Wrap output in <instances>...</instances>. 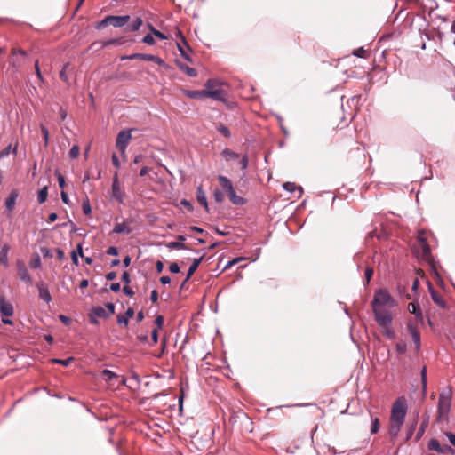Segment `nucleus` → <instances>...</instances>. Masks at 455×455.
Here are the masks:
<instances>
[{"mask_svg":"<svg viewBox=\"0 0 455 455\" xmlns=\"http://www.w3.org/2000/svg\"><path fill=\"white\" fill-rule=\"evenodd\" d=\"M376 323L378 325L382 328L383 334L388 339H395L396 335L392 328L393 323V316L392 314H386L385 315H376L374 317Z\"/></svg>","mask_w":455,"mask_h":455,"instance_id":"7ed1b4c3","label":"nucleus"},{"mask_svg":"<svg viewBox=\"0 0 455 455\" xmlns=\"http://www.w3.org/2000/svg\"><path fill=\"white\" fill-rule=\"evenodd\" d=\"M407 412V403L404 397H399L395 400L391 410L390 421H395L400 424L404 423Z\"/></svg>","mask_w":455,"mask_h":455,"instance_id":"f03ea898","label":"nucleus"},{"mask_svg":"<svg viewBox=\"0 0 455 455\" xmlns=\"http://www.w3.org/2000/svg\"><path fill=\"white\" fill-rule=\"evenodd\" d=\"M417 425H418V416L413 419V421L408 425V429H407V434H406V441L410 440L415 430H416V427H417Z\"/></svg>","mask_w":455,"mask_h":455,"instance_id":"f704fd0d","label":"nucleus"},{"mask_svg":"<svg viewBox=\"0 0 455 455\" xmlns=\"http://www.w3.org/2000/svg\"><path fill=\"white\" fill-rule=\"evenodd\" d=\"M218 180L220 181L221 188L224 190H226L227 192L233 188L232 182L228 177L223 176V175H219Z\"/></svg>","mask_w":455,"mask_h":455,"instance_id":"cd10ccee","label":"nucleus"},{"mask_svg":"<svg viewBox=\"0 0 455 455\" xmlns=\"http://www.w3.org/2000/svg\"><path fill=\"white\" fill-rule=\"evenodd\" d=\"M134 315V310L132 307H128L125 311L124 315H117V323L120 325L127 326L129 323V319Z\"/></svg>","mask_w":455,"mask_h":455,"instance_id":"aec40b11","label":"nucleus"},{"mask_svg":"<svg viewBox=\"0 0 455 455\" xmlns=\"http://www.w3.org/2000/svg\"><path fill=\"white\" fill-rule=\"evenodd\" d=\"M132 139L130 130L121 131L116 137V147L123 154H125L126 148Z\"/></svg>","mask_w":455,"mask_h":455,"instance_id":"423d86ee","label":"nucleus"},{"mask_svg":"<svg viewBox=\"0 0 455 455\" xmlns=\"http://www.w3.org/2000/svg\"><path fill=\"white\" fill-rule=\"evenodd\" d=\"M213 198L217 203H222L224 200V194L220 189L216 188L213 192Z\"/></svg>","mask_w":455,"mask_h":455,"instance_id":"5fc2aeb1","label":"nucleus"},{"mask_svg":"<svg viewBox=\"0 0 455 455\" xmlns=\"http://www.w3.org/2000/svg\"><path fill=\"white\" fill-rule=\"evenodd\" d=\"M10 251V246L5 243L4 244L0 249V264L4 265V267H8V254Z\"/></svg>","mask_w":455,"mask_h":455,"instance_id":"5701e85b","label":"nucleus"},{"mask_svg":"<svg viewBox=\"0 0 455 455\" xmlns=\"http://www.w3.org/2000/svg\"><path fill=\"white\" fill-rule=\"evenodd\" d=\"M124 198V193L120 188L117 172H115L111 186V199L116 200L120 204H123Z\"/></svg>","mask_w":455,"mask_h":455,"instance_id":"0eeeda50","label":"nucleus"},{"mask_svg":"<svg viewBox=\"0 0 455 455\" xmlns=\"http://www.w3.org/2000/svg\"><path fill=\"white\" fill-rule=\"evenodd\" d=\"M169 270L172 274H178L180 271V267L177 262H172L169 266Z\"/></svg>","mask_w":455,"mask_h":455,"instance_id":"680f3d73","label":"nucleus"},{"mask_svg":"<svg viewBox=\"0 0 455 455\" xmlns=\"http://www.w3.org/2000/svg\"><path fill=\"white\" fill-rule=\"evenodd\" d=\"M438 400H450L451 401V389L448 388L443 390L440 395Z\"/></svg>","mask_w":455,"mask_h":455,"instance_id":"864d4df0","label":"nucleus"},{"mask_svg":"<svg viewBox=\"0 0 455 455\" xmlns=\"http://www.w3.org/2000/svg\"><path fill=\"white\" fill-rule=\"evenodd\" d=\"M353 54L358 58H364L366 55V51L363 47H360L353 52Z\"/></svg>","mask_w":455,"mask_h":455,"instance_id":"e2e57ef3","label":"nucleus"},{"mask_svg":"<svg viewBox=\"0 0 455 455\" xmlns=\"http://www.w3.org/2000/svg\"><path fill=\"white\" fill-rule=\"evenodd\" d=\"M451 401L450 400H438L437 412L439 418L448 415L451 410Z\"/></svg>","mask_w":455,"mask_h":455,"instance_id":"dca6fc26","label":"nucleus"},{"mask_svg":"<svg viewBox=\"0 0 455 455\" xmlns=\"http://www.w3.org/2000/svg\"><path fill=\"white\" fill-rule=\"evenodd\" d=\"M178 66L179 68L186 73L188 76L196 77L197 76V71L195 68L188 67L185 63L179 62Z\"/></svg>","mask_w":455,"mask_h":455,"instance_id":"c85d7f7f","label":"nucleus"},{"mask_svg":"<svg viewBox=\"0 0 455 455\" xmlns=\"http://www.w3.org/2000/svg\"><path fill=\"white\" fill-rule=\"evenodd\" d=\"M179 35L180 36L181 41L183 44H180V43L177 44L178 49L180 52V55L182 58H184L188 61H192L190 55L188 54V52H191V48L187 43L185 37L182 36L181 32L179 31Z\"/></svg>","mask_w":455,"mask_h":455,"instance_id":"9b49d317","label":"nucleus"},{"mask_svg":"<svg viewBox=\"0 0 455 455\" xmlns=\"http://www.w3.org/2000/svg\"><path fill=\"white\" fill-rule=\"evenodd\" d=\"M80 148L77 145L72 146V148L69 150V156L70 158L74 159L76 158L79 156Z\"/></svg>","mask_w":455,"mask_h":455,"instance_id":"6e6d98bb","label":"nucleus"},{"mask_svg":"<svg viewBox=\"0 0 455 455\" xmlns=\"http://www.w3.org/2000/svg\"><path fill=\"white\" fill-rule=\"evenodd\" d=\"M428 290H429V293L431 295V298L433 299V301L437 304L439 307H441L442 308H445L446 307V302L445 300L442 298V296L435 290V288L433 287V285L428 283Z\"/></svg>","mask_w":455,"mask_h":455,"instance_id":"f3484780","label":"nucleus"},{"mask_svg":"<svg viewBox=\"0 0 455 455\" xmlns=\"http://www.w3.org/2000/svg\"><path fill=\"white\" fill-rule=\"evenodd\" d=\"M59 319L66 326L70 325L72 322L71 318L65 315H60Z\"/></svg>","mask_w":455,"mask_h":455,"instance_id":"0e129e2a","label":"nucleus"},{"mask_svg":"<svg viewBox=\"0 0 455 455\" xmlns=\"http://www.w3.org/2000/svg\"><path fill=\"white\" fill-rule=\"evenodd\" d=\"M68 64H65L62 68V69L60 71V78L64 81V82H68V75L66 73V68H68Z\"/></svg>","mask_w":455,"mask_h":455,"instance_id":"052dcab7","label":"nucleus"},{"mask_svg":"<svg viewBox=\"0 0 455 455\" xmlns=\"http://www.w3.org/2000/svg\"><path fill=\"white\" fill-rule=\"evenodd\" d=\"M82 209H83L84 214H85V215H89L92 212V207H91L88 198L84 200V202L82 204Z\"/></svg>","mask_w":455,"mask_h":455,"instance_id":"3c124183","label":"nucleus"},{"mask_svg":"<svg viewBox=\"0 0 455 455\" xmlns=\"http://www.w3.org/2000/svg\"><path fill=\"white\" fill-rule=\"evenodd\" d=\"M142 24H143L142 19L140 17H137L134 20H132V22L131 24H128L125 27L124 30L131 31V32L137 31L140 29V28L142 26Z\"/></svg>","mask_w":455,"mask_h":455,"instance_id":"393cba45","label":"nucleus"},{"mask_svg":"<svg viewBox=\"0 0 455 455\" xmlns=\"http://www.w3.org/2000/svg\"><path fill=\"white\" fill-rule=\"evenodd\" d=\"M36 288L38 290L39 299L46 303H50L52 299L47 286L43 282H38L36 283Z\"/></svg>","mask_w":455,"mask_h":455,"instance_id":"ddd939ff","label":"nucleus"},{"mask_svg":"<svg viewBox=\"0 0 455 455\" xmlns=\"http://www.w3.org/2000/svg\"><path fill=\"white\" fill-rule=\"evenodd\" d=\"M222 92H223V91L220 89L207 90V91H205V96L212 98L217 100L223 101L224 99L221 97Z\"/></svg>","mask_w":455,"mask_h":455,"instance_id":"2f4dec72","label":"nucleus"},{"mask_svg":"<svg viewBox=\"0 0 455 455\" xmlns=\"http://www.w3.org/2000/svg\"><path fill=\"white\" fill-rule=\"evenodd\" d=\"M101 376H102L103 379L107 382H110L114 379L118 378V375L116 373H115L114 371L108 370V369H105L101 371Z\"/></svg>","mask_w":455,"mask_h":455,"instance_id":"72a5a7b5","label":"nucleus"},{"mask_svg":"<svg viewBox=\"0 0 455 455\" xmlns=\"http://www.w3.org/2000/svg\"><path fill=\"white\" fill-rule=\"evenodd\" d=\"M395 349H396V352L400 355H403L406 352L407 350V345L405 342L403 341H399L396 343L395 345Z\"/></svg>","mask_w":455,"mask_h":455,"instance_id":"8fccbe9b","label":"nucleus"},{"mask_svg":"<svg viewBox=\"0 0 455 455\" xmlns=\"http://www.w3.org/2000/svg\"><path fill=\"white\" fill-rule=\"evenodd\" d=\"M110 25V16H106L103 20H101L98 24L96 25V29H102L106 28L107 26Z\"/></svg>","mask_w":455,"mask_h":455,"instance_id":"de8ad7c7","label":"nucleus"},{"mask_svg":"<svg viewBox=\"0 0 455 455\" xmlns=\"http://www.w3.org/2000/svg\"><path fill=\"white\" fill-rule=\"evenodd\" d=\"M142 42L144 44H149V45H153L155 44L156 41H155V38L153 37V34H147L143 38H142Z\"/></svg>","mask_w":455,"mask_h":455,"instance_id":"4d7b16f0","label":"nucleus"},{"mask_svg":"<svg viewBox=\"0 0 455 455\" xmlns=\"http://www.w3.org/2000/svg\"><path fill=\"white\" fill-rule=\"evenodd\" d=\"M218 131L225 137V138H230L231 137V132L229 131V129L224 125V124H220L219 127H218Z\"/></svg>","mask_w":455,"mask_h":455,"instance_id":"603ef678","label":"nucleus"},{"mask_svg":"<svg viewBox=\"0 0 455 455\" xmlns=\"http://www.w3.org/2000/svg\"><path fill=\"white\" fill-rule=\"evenodd\" d=\"M187 95L193 99H200L205 96V91H187Z\"/></svg>","mask_w":455,"mask_h":455,"instance_id":"37998d69","label":"nucleus"},{"mask_svg":"<svg viewBox=\"0 0 455 455\" xmlns=\"http://www.w3.org/2000/svg\"><path fill=\"white\" fill-rule=\"evenodd\" d=\"M248 157L246 155L243 156L242 158L239 159L238 164L240 165L242 170H245L248 166Z\"/></svg>","mask_w":455,"mask_h":455,"instance_id":"13d9d810","label":"nucleus"},{"mask_svg":"<svg viewBox=\"0 0 455 455\" xmlns=\"http://www.w3.org/2000/svg\"><path fill=\"white\" fill-rule=\"evenodd\" d=\"M283 188L288 192H295V191H298V197H300L304 192L302 187L300 186H297L294 182H284L283 184Z\"/></svg>","mask_w":455,"mask_h":455,"instance_id":"4be33fe9","label":"nucleus"},{"mask_svg":"<svg viewBox=\"0 0 455 455\" xmlns=\"http://www.w3.org/2000/svg\"><path fill=\"white\" fill-rule=\"evenodd\" d=\"M121 44V39H118V38H111V39H108L105 42L102 43V45L104 47H107V46H109V45H113V44Z\"/></svg>","mask_w":455,"mask_h":455,"instance_id":"bf43d9fd","label":"nucleus"},{"mask_svg":"<svg viewBox=\"0 0 455 455\" xmlns=\"http://www.w3.org/2000/svg\"><path fill=\"white\" fill-rule=\"evenodd\" d=\"M227 194L233 204L243 205L246 203V200L243 197L236 195V192L234 189V188L228 191Z\"/></svg>","mask_w":455,"mask_h":455,"instance_id":"412c9836","label":"nucleus"},{"mask_svg":"<svg viewBox=\"0 0 455 455\" xmlns=\"http://www.w3.org/2000/svg\"><path fill=\"white\" fill-rule=\"evenodd\" d=\"M148 61H153V62H155L156 64H157L160 67H164V68L167 67V65L164 61V60L161 59L160 57L156 56V55L149 54V60Z\"/></svg>","mask_w":455,"mask_h":455,"instance_id":"c03bdc74","label":"nucleus"},{"mask_svg":"<svg viewBox=\"0 0 455 455\" xmlns=\"http://www.w3.org/2000/svg\"><path fill=\"white\" fill-rule=\"evenodd\" d=\"M13 306L11 302L6 300L4 297H0V313L3 316L2 323L4 324L12 325L13 322L9 318L13 315Z\"/></svg>","mask_w":455,"mask_h":455,"instance_id":"20e7f679","label":"nucleus"},{"mask_svg":"<svg viewBox=\"0 0 455 455\" xmlns=\"http://www.w3.org/2000/svg\"><path fill=\"white\" fill-rule=\"evenodd\" d=\"M403 424H400L395 421H390V427H389V435L392 438H395L398 435L400 429Z\"/></svg>","mask_w":455,"mask_h":455,"instance_id":"c756f323","label":"nucleus"},{"mask_svg":"<svg viewBox=\"0 0 455 455\" xmlns=\"http://www.w3.org/2000/svg\"><path fill=\"white\" fill-rule=\"evenodd\" d=\"M18 196H19V192L17 189L11 190L9 196H7V198L4 201V205L8 212L13 211Z\"/></svg>","mask_w":455,"mask_h":455,"instance_id":"2eb2a0df","label":"nucleus"},{"mask_svg":"<svg viewBox=\"0 0 455 455\" xmlns=\"http://www.w3.org/2000/svg\"><path fill=\"white\" fill-rule=\"evenodd\" d=\"M427 447L430 451H435L440 454H444L446 451H452V448L449 445H445L444 447L441 446L439 441L435 438L430 439Z\"/></svg>","mask_w":455,"mask_h":455,"instance_id":"f8f14e48","label":"nucleus"},{"mask_svg":"<svg viewBox=\"0 0 455 455\" xmlns=\"http://www.w3.org/2000/svg\"><path fill=\"white\" fill-rule=\"evenodd\" d=\"M74 360V357L70 356V357H68L66 359H57V358H54L52 360V362L53 363H56V364H60V365H62V366H68L71 362Z\"/></svg>","mask_w":455,"mask_h":455,"instance_id":"79ce46f5","label":"nucleus"},{"mask_svg":"<svg viewBox=\"0 0 455 455\" xmlns=\"http://www.w3.org/2000/svg\"><path fill=\"white\" fill-rule=\"evenodd\" d=\"M16 270L21 282L31 284L32 277L28 270L26 263L22 259L16 260Z\"/></svg>","mask_w":455,"mask_h":455,"instance_id":"6e6552de","label":"nucleus"},{"mask_svg":"<svg viewBox=\"0 0 455 455\" xmlns=\"http://www.w3.org/2000/svg\"><path fill=\"white\" fill-rule=\"evenodd\" d=\"M196 200H197L198 204L200 205H202L206 212H209L207 198H206L205 192H204L202 185H199L196 188Z\"/></svg>","mask_w":455,"mask_h":455,"instance_id":"a211bd4d","label":"nucleus"},{"mask_svg":"<svg viewBox=\"0 0 455 455\" xmlns=\"http://www.w3.org/2000/svg\"><path fill=\"white\" fill-rule=\"evenodd\" d=\"M40 129L44 137V147H47L49 144V131L44 124L40 125Z\"/></svg>","mask_w":455,"mask_h":455,"instance_id":"09e8293b","label":"nucleus"},{"mask_svg":"<svg viewBox=\"0 0 455 455\" xmlns=\"http://www.w3.org/2000/svg\"><path fill=\"white\" fill-rule=\"evenodd\" d=\"M427 427H428V417H426L425 419H422V422L420 423L419 428L415 436V442H418L421 439V437L423 436Z\"/></svg>","mask_w":455,"mask_h":455,"instance_id":"a878e982","label":"nucleus"},{"mask_svg":"<svg viewBox=\"0 0 455 455\" xmlns=\"http://www.w3.org/2000/svg\"><path fill=\"white\" fill-rule=\"evenodd\" d=\"M371 305L373 315L376 317L378 315H385L386 314H391L388 310H381V307L385 306L393 307L395 306V301L387 289L380 288L375 291Z\"/></svg>","mask_w":455,"mask_h":455,"instance_id":"f257e3e1","label":"nucleus"},{"mask_svg":"<svg viewBox=\"0 0 455 455\" xmlns=\"http://www.w3.org/2000/svg\"><path fill=\"white\" fill-rule=\"evenodd\" d=\"M218 180L220 181L221 188L224 190H226L227 192L233 188L232 182L228 177L223 176V175H219Z\"/></svg>","mask_w":455,"mask_h":455,"instance_id":"bb28decb","label":"nucleus"},{"mask_svg":"<svg viewBox=\"0 0 455 455\" xmlns=\"http://www.w3.org/2000/svg\"><path fill=\"white\" fill-rule=\"evenodd\" d=\"M42 266L41 258L37 253H35L29 261V267L32 269L40 268Z\"/></svg>","mask_w":455,"mask_h":455,"instance_id":"c9c22d12","label":"nucleus"},{"mask_svg":"<svg viewBox=\"0 0 455 455\" xmlns=\"http://www.w3.org/2000/svg\"><path fill=\"white\" fill-rule=\"evenodd\" d=\"M420 310H421L420 306L417 301H412L408 305V311L411 314L418 313Z\"/></svg>","mask_w":455,"mask_h":455,"instance_id":"49530a36","label":"nucleus"},{"mask_svg":"<svg viewBox=\"0 0 455 455\" xmlns=\"http://www.w3.org/2000/svg\"><path fill=\"white\" fill-rule=\"evenodd\" d=\"M420 379L422 384V389L424 392L427 390V367L424 366L420 371Z\"/></svg>","mask_w":455,"mask_h":455,"instance_id":"a18cd8bd","label":"nucleus"},{"mask_svg":"<svg viewBox=\"0 0 455 455\" xmlns=\"http://www.w3.org/2000/svg\"><path fill=\"white\" fill-rule=\"evenodd\" d=\"M186 241V236L183 235H179L177 236V241L169 242L165 244V246L170 250H189L187 244L184 243ZM191 251L195 253H199V250L190 249Z\"/></svg>","mask_w":455,"mask_h":455,"instance_id":"1a4fd4ad","label":"nucleus"},{"mask_svg":"<svg viewBox=\"0 0 455 455\" xmlns=\"http://www.w3.org/2000/svg\"><path fill=\"white\" fill-rule=\"evenodd\" d=\"M421 247L423 256L429 260V263L434 268V259H432L430 245L427 243H425L424 244L421 245Z\"/></svg>","mask_w":455,"mask_h":455,"instance_id":"7c9ffc66","label":"nucleus"},{"mask_svg":"<svg viewBox=\"0 0 455 455\" xmlns=\"http://www.w3.org/2000/svg\"><path fill=\"white\" fill-rule=\"evenodd\" d=\"M371 433L376 434L379 432V419L377 417L373 418L372 415H371Z\"/></svg>","mask_w":455,"mask_h":455,"instance_id":"a19ab883","label":"nucleus"},{"mask_svg":"<svg viewBox=\"0 0 455 455\" xmlns=\"http://www.w3.org/2000/svg\"><path fill=\"white\" fill-rule=\"evenodd\" d=\"M40 251H41V253L43 254L44 258H48V259L52 258V251L49 248L41 247Z\"/></svg>","mask_w":455,"mask_h":455,"instance_id":"338daca9","label":"nucleus"},{"mask_svg":"<svg viewBox=\"0 0 455 455\" xmlns=\"http://www.w3.org/2000/svg\"><path fill=\"white\" fill-rule=\"evenodd\" d=\"M105 307H106V310H107V313H109V316L114 315L115 314V309H116V307H115V304L112 303V302H107L105 304Z\"/></svg>","mask_w":455,"mask_h":455,"instance_id":"69168bd1","label":"nucleus"},{"mask_svg":"<svg viewBox=\"0 0 455 455\" xmlns=\"http://www.w3.org/2000/svg\"><path fill=\"white\" fill-rule=\"evenodd\" d=\"M164 321V316L162 315H156V317L155 319V323L157 326V328H156L157 330L161 329L163 327Z\"/></svg>","mask_w":455,"mask_h":455,"instance_id":"774afa93","label":"nucleus"},{"mask_svg":"<svg viewBox=\"0 0 455 455\" xmlns=\"http://www.w3.org/2000/svg\"><path fill=\"white\" fill-rule=\"evenodd\" d=\"M11 153H12L14 156L17 155V146H15L13 148H12V145H8L4 149L0 151V159H3L4 157H7Z\"/></svg>","mask_w":455,"mask_h":455,"instance_id":"473e14b6","label":"nucleus"},{"mask_svg":"<svg viewBox=\"0 0 455 455\" xmlns=\"http://www.w3.org/2000/svg\"><path fill=\"white\" fill-rule=\"evenodd\" d=\"M221 155L226 158V160H235L239 158V154L232 151L229 148H225Z\"/></svg>","mask_w":455,"mask_h":455,"instance_id":"58836bf2","label":"nucleus"},{"mask_svg":"<svg viewBox=\"0 0 455 455\" xmlns=\"http://www.w3.org/2000/svg\"><path fill=\"white\" fill-rule=\"evenodd\" d=\"M98 318L108 319L109 318V313L102 307H95L90 309L88 313V321L92 325H98Z\"/></svg>","mask_w":455,"mask_h":455,"instance_id":"39448f33","label":"nucleus"},{"mask_svg":"<svg viewBox=\"0 0 455 455\" xmlns=\"http://www.w3.org/2000/svg\"><path fill=\"white\" fill-rule=\"evenodd\" d=\"M112 232L116 234H130L132 229L127 226L126 222H123L116 224Z\"/></svg>","mask_w":455,"mask_h":455,"instance_id":"b1692460","label":"nucleus"},{"mask_svg":"<svg viewBox=\"0 0 455 455\" xmlns=\"http://www.w3.org/2000/svg\"><path fill=\"white\" fill-rule=\"evenodd\" d=\"M123 59L127 60H149L148 53H132L131 55L125 56Z\"/></svg>","mask_w":455,"mask_h":455,"instance_id":"e433bc0d","label":"nucleus"},{"mask_svg":"<svg viewBox=\"0 0 455 455\" xmlns=\"http://www.w3.org/2000/svg\"><path fill=\"white\" fill-rule=\"evenodd\" d=\"M47 196H48V188L46 186H44L38 191V194H37L38 203L40 204H44L46 201Z\"/></svg>","mask_w":455,"mask_h":455,"instance_id":"4c0bfd02","label":"nucleus"},{"mask_svg":"<svg viewBox=\"0 0 455 455\" xmlns=\"http://www.w3.org/2000/svg\"><path fill=\"white\" fill-rule=\"evenodd\" d=\"M110 16V25L114 28H122L125 26L128 21L130 20L129 15H123V16H117V15H109Z\"/></svg>","mask_w":455,"mask_h":455,"instance_id":"4468645a","label":"nucleus"},{"mask_svg":"<svg viewBox=\"0 0 455 455\" xmlns=\"http://www.w3.org/2000/svg\"><path fill=\"white\" fill-rule=\"evenodd\" d=\"M407 330L411 336L415 349L417 351L419 350L421 346V336L419 331L417 330V326L412 323L411 320H409L407 323Z\"/></svg>","mask_w":455,"mask_h":455,"instance_id":"9d476101","label":"nucleus"},{"mask_svg":"<svg viewBox=\"0 0 455 455\" xmlns=\"http://www.w3.org/2000/svg\"><path fill=\"white\" fill-rule=\"evenodd\" d=\"M373 274H374V269L372 267H367L365 268V272H364V278H365L364 286H367L370 283V282H371V280L372 278Z\"/></svg>","mask_w":455,"mask_h":455,"instance_id":"ea45409f","label":"nucleus"},{"mask_svg":"<svg viewBox=\"0 0 455 455\" xmlns=\"http://www.w3.org/2000/svg\"><path fill=\"white\" fill-rule=\"evenodd\" d=\"M204 257L205 253H203L199 258H196L193 259L192 264L190 265L187 272V280H189L191 276L194 275V273L197 270L199 265L204 260Z\"/></svg>","mask_w":455,"mask_h":455,"instance_id":"6ab92c4d","label":"nucleus"}]
</instances>
